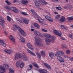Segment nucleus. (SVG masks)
<instances>
[{
  "instance_id": "37",
  "label": "nucleus",
  "mask_w": 73,
  "mask_h": 73,
  "mask_svg": "<svg viewBox=\"0 0 73 73\" xmlns=\"http://www.w3.org/2000/svg\"><path fill=\"white\" fill-rule=\"evenodd\" d=\"M33 65L36 68H38V65L36 63H33Z\"/></svg>"
},
{
  "instance_id": "4",
  "label": "nucleus",
  "mask_w": 73,
  "mask_h": 73,
  "mask_svg": "<svg viewBox=\"0 0 73 73\" xmlns=\"http://www.w3.org/2000/svg\"><path fill=\"white\" fill-rule=\"evenodd\" d=\"M35 40L36 42V43H35V45H36L38 46H43V44L41 43H40V42H42V40L40 38L38 37L37 36H35L34 37Z\"/></svg>"
},
{
  "instance_id": "10",
  "label": "nucleus",
  "mask_w": 73,
  "mask_h": 73,
  "mask_svg": "<svg viewBox=\"0 0 73 73\" xmlns=\"http://www.w3.org/2000/svg\"><path fill=\"white\" fill-rule=\"evenodd\" d=\"M0 45L6 47V44L5 43V41L3 40H0Z\"/></svg>"
},
{
  "instance_id": "1",
  "label": "nucleus",
  "mask_w": 73,
  "mask_h": 73,
  "mask_svg": "<svg viewBox=\"0 0 73 73\" xmlns=\"http://www.w3.org/2000/svg\"><path fill=\"white\" fill-rule=\"evenodd\" d=\"M45 37L49 38H46L45 39L47 45H49L50 44V42H54L55 40L56 37L54 36H52L51 35L48 34H46L44 35Z\"/></svg>"
},
{
  "instance_id": "43",
  "label": "nucleus",
  "mask_w": 73,
  "mask_h": 73,
  "mask_svg": "<svg viewBox=\"0 0 73 73\" xmlns=\"http://www.w3.org/2000/svg\"><path fill=\"white\" fill-rule=\"evenodd\" d=\"M0 25L2 26L3 27H4V25L1 23V21H0Z\"/></svg>"
},
{
  "instance_id": "19",
  "label": "nucleus",
  "mask_w": 73,
  "mask_h": 73,
  "mask_svg": "<svg viewBox=\"0 0 73 73\" xmlns=\"http://www.w3.org/2000/svg\"><path fill=\"white\" fill-rule=\"evenodd\" d=\"M27 52H28V53H30V54H31V55H33V56H36V55H35V53L31 51L29 49H27Z\"/></svg>"
},
{
  "instance_id": "14",
  "label": "nucleus",
  "mask_w": 73,
  "mask_h": 73,
  "mask_svg": "<svg viewBox=\"0 0 73 73\" xmlns=\"http://www.w3.org/2000/svg\"><path fill=\"white\" fill-rule=\"evenodd\" d=\"M19 40L21 42H24L25 41V38L22 36H21L20 37V38L19 39Z\"/></svg>"
},
{
  "instance_id": "23",
  "label": "nucleus",
  "mask_w": 73,
  "mask_h": 73,
  "mask_svg": "<svg viewBox=\"0 0 73 73\" xmlns=\"http://www.w3.org/2000/svg\"><path fill=\"white\" fill-rule=\"evenodd\" d=\"M44 65L47 68H48V69H51V67L48 64H47V63H44Z\"/></svg>"
},
{
  "instance_id": "13",
  "label": "nucleus",
  "mask_w": 73,
  "mask_h": 73,
  "mask_svg": "<svg viewBox=\"0 0 73 73\" xmlns=\"http://www.w3.org/2000/svg\"><path fill=\"white\" fill-rule=\"evenodd\" d=\"M27 46L29 49L31 50H33V47L32 46V45L30 43H27Z\"/></svg>"
},
{
  "instance_id": "62",
  "label": "nucleus",
  "mask_w": 73,
  "mask_h": 73,
  "mask_svg": "<svg viewBox=\"0 0 73 73\" xmlns=\"http://www.w3.org/2000/svg\"><path fill=\"white\" fill-rule=\"evenodd\" d=\"M31 70V68H30V69H28V70Z\"/></svg>"
},
{
  "instance_id": "7",
  "label": "nucleus",
  "mask_w": 73,
  "mask_h": 73,
  "mask_svg": "<svg viewBox=\"0 0 73 73\" xmlns=\"http://www.w3.org/2000/svg\"><path fill=\"white\" fill-rule=\"evenodd\" d=\"M14 25L15 27L17 28V29H20L19 32L20 33H21V34H22V35H23V36H27V34H26V33H25L24 31V30L21 29L18 26L16 25Z\"/></svg>"
},
{
  "instance_id": "3",
  "label": "nucleus",
  "mask_w": 73,
  "mask_h": 73,
  "mask_svg": "<svg viewBox=\"0 0 73 73\" xmlns=\"http://www.w3.org/2000/svg\"><path fill=\"white\" fill-rule=\"evenodd\" d=\"M64 52L62 51H58L55 54V56L57 57V59L61 62H64L65 60L64 59L61 57L64 54Z\"/></svg>"
},
{
  "instance_id": "33",
  "label": "nucleus",
  "mask_w": 73,
  "mask_h": 73,
  "mask_svg": "<svg viewBox=\"0 0 73 73\" xmlns=\"http://www.w3.org/2000/svg\"><path fill=\"white\" fill-rule=\"evenodd\" d=\"M67 20H73V16H72L71 17H68L67 18Z\"/></svg>"
},
{
  "instance_id": "52",
  "label": "nucleus",
  "mask_w": 73,
  "mask_h": 73,
  "mask_svg": "<svg viewBox=\"0 0 73 73\" xmlns=\"http://www.w3.org/2000/svg\"><path fill=\"white\" fill-rule=\"evenodd\" d=\"M13 31H16V29H15V28H14V27L13 28Z\"/></svg>"
},
{
  "instance_id": "58",
  "label": "nucleus",
  "mask_w": 73,
  "mask_h": 73,
  "mask_svg": "<svg viewBox=\"0 0 73 73\" xmlns=\"http://www.w3.org/2000/svg\"><path fill=\"white\" fill-rule=\"evenodd\" d=\"M31 31H34V29H31Z\"/></svg>"
},
{
  "instance_id": "51",
  "label": "nucleus",
  "mask_w": 73,
  "mask_h": 73,
  "mask_svg": "<svg viewBox=\"0 0 73 73\" xmlns=\"http://www.w3.org/2000/svg\"><path fill=\"white\" fill-rule=\"evenodd\" d=\"M43 32H48V31H47V30L45 29Z\"/></svg>"
},
{
  "instance_id": "32",
  "label": "nucleus",
  "mask_w": 73,
  "mask_h": 73,
  "mask_svg": "<svg viewBox=\"0 0 73 73\" xmlns=\"http://www.w3.org/2000/svg\"><path fill=\"white\" fill-rule=\"evenodd\" d=\"M62 34V33H61L60 31H58L57 35H58V36H61Z\"/></svg>"
},
{
  "instance_id": "45",
  "label": "nucleus",
  "mask_w": 73,
  "mask_h": 73,
  "mask_svg": "<svg viewBox=\"0 0 73 73\" xmlns=\"http://www.w3.org/2000/svg\"><path fill=\"white\" fill-rule=\"evenodd\" d=\"M66 53L67 54H69L70 53V50H68L66 51Z\"/></svg>"
},
{
  "instance_id": "47",
  "label": "nucleus",
  "mask_w": 73,
  "mask_h": 73,
  "mask_svg": "<svg viewBox=\"0 0 73 73\" xmlns=\"http://www.w3.org/2000/svg\"><path fill=\"white\" fill-rule=\"evenodd\" d=\"M52 1L55 3H57L58 1V0H52Z\"/></svg>"
},
{
  "instance_id": "44",
  "label": "nucleus",
  "mask_w": 73,
  "mask_h": 73,
  "mask_svg": "<svg viewBox=\"0 0 73 73\" xmlns=\"http://www.w3.org/2000/svg\"><path fill=\"white\" fill-rule=\"evenodd\" d=\"M38 20L39 22L40 23H42V21H43V19H38Z\"/></svg>"
},
{
  "instance_id": "35",
  "label": "nucleus",
  "mask_w": 73,
  "mask_h": 73,
  "mask_svg": "<svg viewBox=\"0 0 73 73\" xmlns=\"http://www.w3.org/2000/svg\"><path fill=\"white\" fill-rule=\"evenodd\" d=\"M24 66V63L22 62L21 63V64L20 65V66L21 68H23V66Z\"/></svg>"
},
{
  "instance_id": "27",
  "label": "nucleus",
  "mask_w": 73,
  "mask_h": 73,
  "mask_svg": "<svg viewBox=\"0 0 73 73\" xmlns=\"http://www.w3.org/2000/svg\"><path fill=\"white\" fill-rule=\"evenodd\" d=\"M49 56L51 58H53L54 56V54L53 52H50L49 54Z\"/></svg>"
},
{
  "instance_id": "34",
  "label": "nucleus",
  "mask_w": 73,
  "mask_h": 73,
  "mask_svg": "<svg viewBox=\"0 0 73 73\" xmlns=\"http://www.w3.org/2000/svg\"><path fill=\"white\" fill-rule=\"evenodd\" d=\"M21 14H22L23 15H25V16L26 15H28V14L26 12H21Z\"/></svg>"
},
{
  "instance_id": "30",
  "label": "nucleus",
  "mask_w": 73,
  "mask_h": 73,
  "mask_svg": "<svg viewBox=\"0 0 73 73\" xmlns=\"http://www.w3.org/2000/svg\"><path fill=\"white\" fill-rule=\"evenodd\" d=\"M36 54H37V56L38 58H39V59H40L41 56V55L40 54V53H39L38 52H37Z\"/></svg>"
},
{
  "instance_id": "16",
  "label": "nucleus",
  "mask_w": 73,
  "mask_h": 73,
  "mask_svg": "<svg viewBox=\"0 0 73 73\" xmlns=\"http://www.w3.org/2000/svg\"><path fill=\"white\" fill-rule=\"evenodd\" d=\"M65 17H61V19L60 20V23H64L65 21Z\"/></svg>"
},
{
  "instance_id": "61",
  "label": "nucleus",
  "mask_w": 73,
  "mask_h": 73,
  "mask_svg": "<svg viewBox=\"0 0 73 73\" xmlns=\"http://www.w3.org/2000/svg\"><path fill=\"white\" fill-rule=\"evenodd\" d=\"M64 9H66V8H67V7H66V6H65L64 7Z\"/></svg>"
},
{
  "instance_id": "26",
  "label": "nucleus",
  "mask_w": 73,
  "mask_h": 73,
  "mask_svg": "<svg viewBox=\"0 0 73 73\" xmlns=\"http://www.w3.org/2000/svg\"><path fill=\"white\" fill-rule=\"evenodd\" d=\"M21 62V60H20L19 61H17L16 63L17 64V67H19V66H20V63Z\"/></svg>"
},
{
  "instance_id": "6",
  "label": "nucleus",
  "mask_w": 73,
  "mask_h": 73,
  "mask_svg": "<svg viewBox=\"0 0 73 73\" xmlns=\"http://www.w3.org/2000/svg\"><path fill=\"white\" fill-rule=\"evenodd\" d=\"M16 19L18 21H19L20 23H24L25 24H28L29 23V21L25 18H24L21 20L18 18H17Z\"/></svg>"
},
{
  "instance_id": "36",
  "label": "nucleus",
  "mask_w": 73,
  "mask_h": 73,
  "mask_svg": "<svg viewBox=\"0 0 73 73\" xmlns=\"http://www.w3.org/2000/svg\"><path fill=\"white\" fill-rule=\"evenodd\" d=\"M5 2L6 3H7V4L8 5H11V3L9 2V1H8L7 0H6L5 1Z\"/></svg>"
},
{
  "instance_id": "54",
  "label": "nucleus",
  "mask_w": 73,
  "mask_h": 73,
  "mask_svg": "<svg viewBox=\"0 0 73 73\" xmlns=\"http://www.w3.org/2000/svg\"><path fill=\"white\" fill-rule=\"evenodd\" d=\"M5 35H8V33H7L6 32H5Z\"/></svg>"
},
{
  "instance_id": "46",
  "label": "nucleus",
  "mask_w": 73,
  "mask_h": 73,
  "mask_svg": "<svg viewBox=\"0 0 73 73\" xmlns=\"http://www.w3.org/2000/svg\"><path fill=\"white\" fill-rule=\"evenodd\" d=\"M29 67L30 68V69H32V68H33V66H32V65L30 64L29 65Z\"/></svg>"
},
{
  "instance_id": "8",
  "label": "nucleus",
  "mask_w": 73,
  "mask_h": 73,
  "mask_svg": "<svg viewBox=\"0 0 73 73\" xmlns=\"http://www.w3.org/2000/svg\"><path fill=\"white\" fill-rule=\"evenodd\" d=\"M3 67H3L2 66H0V69L3 72H5V68L6 69H8L9 68V66L8 65V64H3Z\"/></svg>"
},
{
  "instance_id": "49",
  "label": "nucleus",
  "mask_w": 73,
  "mask_h": 73,
  "mask_svg": "<svg viewBox=\"0 0 73 73\" xmlns=\"http://www.w3.org/2000/svg\"><path fill=\"white\" fill-rule=\"evenodd\" d=\"M69 36L70 37V38H72V35H69Z\"/></svg>"
},
{
  "instance_id": "41",
  "label": "nucleus",
  "mask_w": 73,
  "mask_h": 73,
  "mask_svg": "<svg viewBox=\"0 0 73 73\" xmlns=\"http://www.w3.org/2000/svg\"><path fill=\"white\" fill-rule=\"evenodd\" d=\"M11 19H11V18L9 16H7V20H8V21H10Z\"/></svg>"
},
{
  "instance_id": "25",
  "label": "nucleus",
  "mask_w": 73,
  "mask_h": 73,
  "mask_svg": "<svg viewBox=\"0 0 73 73\" xmlns=\"http://www.w3.org/2000/svg\"><path fill=\"white\" fill-rule=\"evenodd\" d=\"M41 1L42 4L43 5H44H44H46L48 4V3L45 1L44 0H41Z\"/></svg>"
},
{
  "instance_id": "57",
  "label": "nucleus",
  "mask_w": 73,
  "mask_h": 73,
  "mask_svg": "<svg viewBox=\"0 0 73 73\" xmlns=\"http://www.w3.org/2000/svg\"><path fill=\"white\" fill-rule=\"evenodd\" d=\"M54 13H55V14H58V13L57 12H55Z\"/></svg>"
},
{
  "instance_id": "50",
  "label": "nucleus",
  "mask_w": 73,
  "mask_h": 73,
  "mask_svg": "<svg viewBox=\"0 0 73 73\" xmlns=\"http://www.w3.org/2000/svg\"><path fill=\"white\" fill-rule=\"evenodd\" d=\"M61 39L62 40H65V38H63V37L61 38Z\"/></svg>"
},
{
  "instance_id": "63",
  "label": "nucleus",
  "mask_w": 73,
  "mask_h": 73,
  "mask_svg": "<svg viewBox=\"0 0 73 73\" xmlns=\"http://www.w3.org/2000/svg\"><path fill=\"white\" fill-rule=\"evenodd\" d=\"M67 2H68V0H65Z\"/></svg>"
},
{
  "instance_id": "2",
  "label": "nucleus",
  "mask_w": 73,
  "mask_h": 73,
  "mask_svg": "<svg viewBox=\"0 0 73 73\" xmlns=\"http://www.w3.org/2000/svg\"><path fill=\"white\" fill-rule=\"evenodd\" d=\"M19 58L23 60V61L28 60V57L24 53H22L21 54H16L15 56V60H17Z\"/></svg>"
},
{
  "instance_id": "5",
  "label": "nucleus",
  "mask_w": 73,
  "mask_h": 73,
  "mask_svg": "<svg viewBox=\"0 0 73 73\" xmlns=\"http://www.w3.org/2000/svg\"><path fill=\"white\" fill-rule=\"evenodd\" d=\"M5 7V8L7 9V10H8V11H10V10L11 9V10L13 12H14L15 13H18V12L17 9L14 7H12L10 8L9 7L6 6Z\"/></svg>"
},
{
  "instance_id": "18",
  "label": "nucleus",
  "mask_w": 73,
  "mask_h": 73,
  "mask_svg": "<svg viewBox=\"0 0 73 73\" xmlns=\"http://www.w3.org/2000/svg\"><path fill=\"white\" fill-rule=\"evenodd\" d=\"M38 1V0H36L35 1V5L36 7H38L40 5V3Z\"/></svg>"
},
{
  "instance_id": "55",
  "label": "nucleus",
  "mask_w": 73,
  "mask_h": 73,
  "mask_svg": "<svg viewBox=\"0 0 73 73\" xmlns=\"http://www.w3.org/2000/svg\"><path fill=\"white\" fill-rule=\"evenodd\" d=\"M63 56L64 57H65V58H68V57H66V56H65V55H64Z\"/></svg>"
},
{
  "instance_id": "56",
  "label": "nucleus",
  "mask_w": 73,
  "mask_h": 73,
  "mask_svg": "<svg viewBox=\"0 0 73 73\" xmlns=\"http://www.w3.org/2000/svg\"><path fill=\"white\" fill-rule=\"evenodd\" d=\"M70 71H71V73H73V70H71Z\"/></svg>"
},
{
  "instance_id": "53",
  "label": "nucleus",
  "mask_w": 73,
  "mask_h": 73,
  "mask_svg": "<svg viewBox=\"0 0 73 73\" xmlns=\"http://www.w3.org/2000/svg\"><path fill=\"white\" fill-rule=\"evenodd\" d=\"M0 73H4V72H3L2 70H1L0 71Z\"/></svg>"
},
{
  "instance_id": "42",
  "label": "nucleus",
  "mask_w": 73,
  "mask_h": 73,
  "mask_svg": "<svg viewBox=\"0 0 73 73\" xmlns=\"http://www.w3.org/2000/svg\"><path fill=\"white\" fill-rule=\"evenodd\" d=\"M56 8L58 9V10H61L62 9L60 7H56Z\"/></svg>"
},
{
  "instance_id": "39",
  "label": "nucleus",
  "mask_w": 73,
  "mask_h": 73,
  "mask_svg": "<svg viewBox=\"0 0 73 73\" xmlns=\"http://www.w3.org/2000/svg\"><path fill=\"white\" fill-rule=\"evenodd\" d=\"M62 49H64V48H66V46L64 44H63L62 45Z\"/></svg>"
},
{
  "instance_id": "31",
  "label": "nucleus",
  "mask_w": 73,
  "mask_h": 73,
  "mask_svg": "<svg viewBox=\"0 0 73 73\" xmlns=\"http://www.w3.org/2000/svg\"><path fill=\"white\" fill-rule=\"evenodd\" d=\"M0 19L1 20V21H2V23H5V21H4V19H3V18L1 17V15H0Z\"/></svg>"
},
{
  "instance_id": "59",
  "label": "nucleus",
  "mask_w": 73,
  "mask_h": 73,
  "mask_svg": "<svg viewBox=\"0 0 73 73\" xmlns=\"http://www.w3.org/2000/svg\"><path fill=\"white\" fill-rule=\"evenodd\" d=\"M20 2V1L19 0H17L16 2H17L18 3H19Z\"/></svg>"
},
{
  "instance_id": "40",
  "label": "nucleus",
  "mask_w": 73,
  "mask_h": 73,
  "mask_svg": "<svg viewBox=\"0 0 73 73\" xmlns=\"http://www.w3.org/2000/svg\"><path fill=\"white\" fill-rule=\"evenodd\" d=\"M54 33V34H55V35H57V33L58 32V31L57 30H54L53 31Z\"/></svg>"
},
{
  "instance_id": "15",
  "label": "nucleus",
  "mask_w": 73,
  "mask_h": 73,
  "mask_svg": "<svg viewBox=\"0 0 73 73\" xmlns=\"http://www.w3.org/2000/svg\"><path fill=\"white\" fill-rule=\"evenodd\" d=\"M9 38L10 40H11L12 41H13V42H15V37H14V36L13 35H11L10 36Z\"/></svg>"
},
{
  "instance_id": "48",
  "label": "nucleus",
  "mask_w": 73,
  "mask_h": 73,
  "mask_svg": "<svg viewBox=\"0 0 73 73\" xmlns=\"http://www.w3.org/2000/svg\"><path fill=\"white\" fill-rule=\"evenodd\" d=\"M70 60H71V61H73V58H70Z\"/></svg>"
},
{
  "instance_id": "38",
  "label": "nucleus",
  "mask_w": 73,
  "mask_h": 73,
  "mask_svg": "<svg viewBox=\"0 0 73 73\" xmlns=\"http://www.w3.org/2000/svg\"><path fill=\"white\" fill-rule=\"evenodd\" d=\"M60 15H57L55 17V19H60Z\"/></svg>"
},
{
  "instance_id": "28",
  "label": "nucleus",
  "mask_w": 73,
  "mask_h": 73,
  "mask_svg": "<svg viewBox=\"0 0 73 73\" xmlns=\"http://www.w3.org/2000/svg\"><path fill=\"white\" fill-rule=\"evenodd\" d=\"M31 12H32V13L33 14V15H36V16H37V14L36 13V12H35V11L33 10V9H32L31 10Z\"/></svg>"
},
{
  "instance_id": "12",
  "label": "nucleus",
  "mask_w": 73,
  "mask_h": 73,
  "mask_svg": "<svg viewBox=\"0 0 73 73\" xmlns=\"http://www.w3.org/2000/svg\"><path fill=\"white\" fill-rule=\"evenodd\" d=\"M4 51L6 53H8V54H11V53L13 52V51L11 50H4Z\"/></svg>"
},
{
  "instance_id": "60",
  "label": "nucleus",
  "mask_w": 73,
  "mask_h": 73,
  "mask_svg": "<svg viewBox=\"0 0 73 73\" xmlns=\"http://www.w3.org/2000/svg\"><path fill=\"white\" fill-rule=\"evenodd\" d=\"M45 29H42V31L43 32H44V31Z\"/></svg>"
},
{
  "instance_id": "20",
  "label": "nucleus",
  "mask_w": 73,
  "mask_h": 73,
  "mask_svg": "<svg viewBox=\"0 0 73 73\" xmlns=\"http://www.w3.org/2000/svg\"><path fill=\"white\" fill-rule=\"evenodd\" d=\"M28 1L25 0H21V3H22V4H25V5H26V3H28Z\"/></svg>"
},
{
  "instance_id": "17",
  "label": "nucleus",
  "mask_w": 73,
  "mask_h": 73,
  "mask_svg": "<svg viewBox=\"0 0 73 73\" xmlns=\"http://www.w3.org/2000/svg\"><path fill=\"white\" fill-rule=\"evenodd\" d=\"M39 72L40 73H48V71H47V70L45 69L40 70L39 71Z\"/></svg>"
},
{
  "instance_id": "21",
  "label": "nucleus",
  "mask_w": 73,
  "mask_h": 73,
  "mask_svg": "<svg viewBox=\"0 0 73 73\" xmlns=\"http://www.w3.org/2000/svg\"><path fill=\"white\" fill-rule=\"evenodd\" d=\"M34 27L35 28H36L37 29H38L40 28V26L37 23H35L34 24Z\"/></svg>"
},
{
  "instance_id": "29",
  "label": "nucleus",
  "mask_w": 73,
  "mask_h": 73,
  "mask_svg": "<svg viewBox=\"0 0 73 73\" xmlns=\"http://www.w3.org/2000/svg\"><path fill=\"white\" fill-rule=\"evenodd\" d=\"M9 73H14V70H13L12 68H10L9 70Z\"/></svg>"
},
{
  "instance_id": "24",
  "label": "nucleus",
  "mask_w": 73,
  "mask_h": 73,
  "mask_svg": "<svg viewBox=\"0 0 73 73\" xmlns=\"http://www.w3.org/2000/svg\"><path fill=\"white\" fill-rule=\"evenodd\" d=\"M40 54L43 57H45V53L43 50L40 51Z\"/></svg>"
},
{
  "instance_id": "64",
  "label": "nucleus",
  "mask_w": 73,
  "mask_h": 73,
  "mask_svg": "<svg viewBox=\"0 0 73 73\" xmlns=\"http://www.w3.org/2000/svg\"><path fill=\"white\" fill-rule=\"evenodd\" d=\"M34 17H35V16H34Z\"/></svg>"
},
{
  "instance_id": "9",
  "label": "nucleus",
  "mask_w": 73,
  "mask_h": 73,
  "mask_svg": "<svg viewBox=\"0 0 73 73\" xmlns=\"http://www.w3.org/2000/svg\"><path fill=\"white\" fill-rule=\"evenodd\" d=\"M44 17L46 18V19L48 21H50V22H53V20L51 17H50L48 15H46Z\"/></svg>"
},
{
  "instance_id": "22",
  "label": "nucleus",
  "mask_w": 73,
  "mask_h": 73,
  "mask_svg": "<svg viewBox=\"0 0 73 73\" xmlns=\"http://www.w3.org/2000/svg\"><path fill=\"white\" fill-rule=\"evenodd\" d=\"M60 27L62 28V29H64V30L66 31V30H68V28L65 27V26L64 25H61Z\"/></svg>"
},
{
  "instance_id": "11",
  "label": "nucleus",
  "mask_w": 73,
  "mask_h": 73,
  "mask_svg": "<svg viewBox=\"0 0 73 73\" xmlns=\"http://www.w3.org/2000/svg\"><path fill=\"white\" fill-rule=\"evenodd\" d=\"M34 33L35 35H36V36H41V33L40 32L36 30L34 32Z\"/></svg>"
}]
</instances>
